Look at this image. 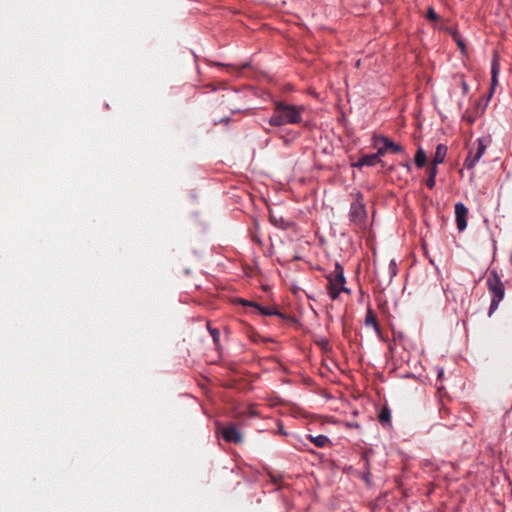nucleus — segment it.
Listing matches in <instances>:
<instances>
[{"instance_id": "4be33fe9", "label": "nucleus", "mask_w": 512, "mask_h": 512, "mask_svg": "<svg viewBox=\"0 0 512 512\" xmlns=\"http://www.w3.org/2000/svg\"><path fill=\"white\" fill-rule=\"evenodd\" d=\"M387 150L385 148V146L383 145L382 147H379L377 152L375 153V155L377 156V158L379 160H381V157L384 156L386 154Z\"/></svg>"}, {"instance_id": "2eb2a0df", "label": "nucleus", "mask_w": 512, "mask_h": 512, "mask_svg": "<svg viewBox=\"0 0 512 512\" xmlns=\"http://www.w3.org/2000/svg\"><path fill=\"white\" fill-rule=\"evenodd\" d=\"M427 173H428V178L426 180V186L429 189H433L436 184V176L438 173V169L436 166L430 164L427 167Z\"/></svg>"}, {"instance_id": "0eeeda50", "label": "nucleus", "mask_w": 512, "mask_h": 512, "mask_svg": "<svg viewBox=\"0 0 512 512\" xmlns=\"http://www.w3.org/2000/svg\"><path fill=\"white\" fill-rule=\"evenodd\" d=\"M467 215H468V209L467 207L461 203L458 202L455 204V219H456V225L459 231H463L467 227Z\"/></svg>"}, {"instance_id": "6e6552de", "label": "nucleus", "mask_w": 512, "mask_h": 512, "mask_svg": "<svg viewBox=\"0 0 512 512\" xmlns=\"http://www.w3.org/2000/svg\"><path fill=\"white\" fill-rule=\"evenodd\" d=\"M379 143H382L387 151H391L394 154L401 153L403 148L401 145L393 142L386 136H375L374 137V146H378Z\"/></svg>"}, {"instance_id": "5701e85b", "label": "nucleus", "mask_w": 512, "mask_h": 512, "mask_svg": "<svg viewBox=\"0 0 512 512\" xmlns=\"http://www.w3.org/2000/svg\"><path fill=\"white\" fill-rule=\"evenodd\" d=\"M463 93L466 94L469 90L468 85L465 81L462 82Z\"/></svg>"}, {"instance_id": "f03ea898", "label": "nucleus", "mask_w": 512, "mask_h": 512, "mask_svg": "<svg viewBox=\"0 0 512 512\" xmlns=\"http://www.w3.org/2000/svg\"><path fill=\"white\" fill-rule=\"evenodd\" d=\"M327 281L328 292L333 300L337 299L341 292L350 293V290L345 286L344 269L340 263H335L333 272L327 276Z\"/></svg>"}, {"instance_id": "1a4fd4ad", "label": "nucleus", "mask_w": 512, "mask_h": 512, "mask_svg": "<svg viewBox=\"0 0 512 512\" xmlns=\"http://www.w3.org/2000/svg\"><path fill=\"white\" fill-rule=\"evenodd\" d=\"M238 302L241 303L243 306H249V307L256 308L257 310H259V312L262 315H266V316L277 315V316H279L281 318H284V315L281 312L275 310L272 307H261L257 303H255V302H251V301H248V300H245V299H241V298L238 300Z\"/></svg>"}, {"instance_id": "f8f14e48", "label": "nucleus", "mask_w": 512, "mask_h": 512, "mask_svg": "<svg viewBox=\"0 0 512 512\" xmlns=\"http://www.w3.org/2000/svg\"><path fill=\"white\" fill-rule=\"evenodd\" d=\"M365 325L372 326L377 335H381V327L378 323L377 316L370 307H368L366 311Z\"/></svg>"}, {"instance_id": "b1692460", "label": "nucleus", "mask_w": 512, "mask_h": 512, "mask_svg": "<svg viewBox=\"0 0 512 512\" xmlns=\"http://www.w3.org/2000/svg\"><path fill=\"white\" fill-rule=\"evenodd\" d=\"M249 414H250L251 416L256 415V413H255V411L253 410V408H252V407H250V408H249Z\"/></svg>"}, {"instance_id": "dca6fc26", "label": "nucleus", "mask_w": 512, "mask_h": 512, "mask_svg": "<svg viewBox=\"0 0 512 512\" xmlns=\"http://www.w3.org/2000/svg\"><path fill=\"white\" fill-rule=\"evenodd\" d=\"M310 441L317 447L323 448L330 443V439L325 435L311 436L309 435Z\"/></svg>"}, {"instance_id": "423d86ee", "label": "nucleus", "mask_w": 512, "mask_h": 512, "mask_svg": "<svg viewBox=\"0 0 512 512\" xmlns=\"http://www.w3.org/2000/svg\"><path fill=\"white\" fill-rule=\"evenodd\" d=\"M221 434L223 439L226 442L238 444L243 440V436L241 432L236 428L234 424H230L226 427H223L221 430Z\"/></svg>"}, {"instance_id": "7ed1b4c3", "label": "nucleus", "mask_w": 512, "mask_h": 512, "mask_svg": "<svg viewBox=\"0 0 512 512\" xmlns=\"http://www.w3.org/2000/svg\"><path fill=\"white\" fill-rule=\"evenodd\" d=\"M486 285L492 294L491 304L489 308V316H491L498 308L499 303L505 296V287L499 275L495 271H491L486 279Z\"/></svg>"}, {"instance_id": "20e7f679", "label": "nucleus", "mask_w": 512, "mask_h": 512, "mask_svg": "<svg viewBox=\"0 0 512 512\" xmlns=\"http://www.w3.org/2000/svg\"><path fill=\"white\" fill-rule=\"evenodd\" d=\"M476 144V149L472 148L464 161V167L469 170L475 167L477 162L481 159V157L484 155L486 151L487 146L484 143L483 139H477Z\"/></svg>"}, {"instance_id": "393cba45", "label": "nucleus", "mask_w": 512, "mask_h": 512, "mask_svg": "<svg viewBox=\"0 0 512 512\" xmlns=\"http://www.w3.org/2000/svg\"><path fill=\"white\" fill-rule=\"evenodd\" d=\"M279 433H281V434H285V432H284V430H283V427H282V426H280V427H279Z\"/></svg>"}, {"instance_id": "412c9836", "label": "nucleus", "mask_w": 512, "mask_h": 512, "mask_svg": "<svg viewBox=\"0 0 512 512\" xmlns=\"http://www.w3.org/2000/svg\"><path fill=\"white\" fill-rule=\"evenodd\" d=\"M389 271H390V278L394 277L396 275V263L394 260L390 261L389 264Z\"/></svg>"}, {"instance_id": "4468645a", "label": "nucleus", "mask_w": 512, "mask_h": 512, "mask_svg": "<svg viewBox=\"0 0 512 512\" xmlns=\"http://www.w3.org/2000/svg\"><path fill=\"white\" fill-rule=\"evenodd\" d=\"M378 420L382 426H391V411L387 406L379 410Z\"/></svg>"}, {"instance_id": "ddd939ff", "label": "nucleus", "mask_w": 512, "mask_h": 512, "mask_svg": "<svg viewBox=\"0 0 512 512\" xmlns=\"http://www.w3.org/2000/svg\"><path fill=\"white\" fill-rule=\"evenodd\" d=\"M447 155V146L438 144L431 165L438 166L443 163Z\"/></svg>"}, {"instance_id": "9d476101", "label": "nucleus", "mask_w": 512, "mask_h": 512, "mask_svg": "<svg viewBox=\"0 0 512 512\" xmlns=\"http://www.w3.org/2000/svg\"><path fill=\"white\" fill-rule=\"evenodd\" d=\"M500 72V61H499V54L497 51L493 52V59L491 63V89H490V96L492 95L495 86L498 83V75Z\"/></svg>"}, {"instance_id": "6ab92c4d", "label": "nucleus", "mask_w": 512, "mask_h": 512, "mask_svg": "<svg viewBox=\"0 0 512 512\" xmlns=\"http://www.w3.org/2000/svg\"><path fill=\"white\" fill-rule=\"evenodd\" d=\"M208 329L213 338L214 343L217 344L219 341V337H220V333H219L218 329L210 328L209 326H208Z\"/></svg>"}, {"instance_id": "aec40b11", "label": "nucleus", "mask_w": 512, "mask_h": 512, "mask_svg": "<svg viewBox=\"0 0 512 512\" xmlns=\"http://www.w3.org/2000/svg\"><path fill=\"white\" fill-rule=\"evenodd\" d=\"M427 18H428L429 20H433V21H435V20H437V19H438V16H437L436 12H435V11H434V9H433V8H431V7L428 9V12H427Z\"/></svg>"}, {"instance_id": "a211bd4d", "label": "nucleus", "mask_w": 512, "mask_h": 512, "mask_svg": "<svg viewBox=\"0 0 512 512\" xmlns=\"http://www.w3.org/2000/svg\"><path fill=\"white\" fill-rule=\"evenodd\" d=\"M270 222L276 226V227H279V228H285V225H284V219L282 217H277L276 215H274L272 212L270 213Z\"/></svg>"}, {"instance_id": "f3484780", "label": "nucleus", "mask_w": 512, "mask_h": 512, "mask_svg": "<svg viewBox=\"0 0 512 512\" xmlns=\"http://www.w3.org/2000/svg\"><path fill=\"white\" fill-rule=\"evenodd\" d=\"M414 160H415V164L418 168H422V167L426 166L427 156L423 149L420 148L417 150Z\"/></svg>"}, {"instance_id": "9b49d317", "label": "nucleus", "mask_w": 512, "mask_h": 512, "mask_svg": "<svg viewBox=\"0 0 512 512\" xmlns=\"http://www.w3.org/2000/svg\"><path fill=\"white\" fill-rule=\"evenodd\" d=\"M378 163H382V161L379 160L375 154H366L361 156L353 166L361 168L363 166H375Z\"/></svg>"}, {"instance_id": "f257e3e1", "label": "nucleus", "mask_w": 512, "mask_h": 512, "mask_svg": "<svg viewBox=\"0 0 512 512\" xmlns=\"http://www.w3.org/2000/svg\"><path fill=\"white\" fill-rule=\"evenodd\" d=\"M304 111V106L277 101L274 103L273 114L268 123L270 126L275 127L287 124H300L303 119Z\"/></svg>"}, {"instance_id": "39448f33", "label": "nucleus", "mask_w": 512, "mask_h": 512, "mask_svg": "<svg viewBox=\"0 0 512 512\" xmlns=\"http://www.w3.org/2000/svg\"><path fill=\"white\" fill-rule=\"evenodd\" d=\"M361 196L351 204L350 207V220L356 225H362L366 219V209L363 202L360 200Z\"/></svg>"}]
</instances>
